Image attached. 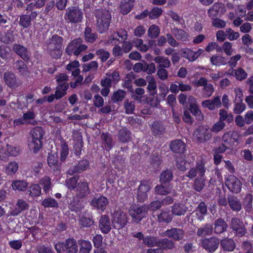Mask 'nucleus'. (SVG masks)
I'll use <instances>...</instances> for the list:
<instances>
[{"label": "nucleus", "instance_id": "nucleus-52", "mask_svg": "<svg viewBox=\"0 0 253 253\" xmlns=\"http://www.w3.org/2000/svg\"><path fill=\"white\" fill-rule=\"evenodd\" d=\"M28 192L32 197H38L42 193L41 187L39 184H33L28 188Z\"/></svg>", "mask_w": 253, "mask_h": 253}, {"label": "nucleus", "instance_id": "nucleus-37", "mask_svg": "<svg viewBox=\"0 0 253 253\" xmlns=\"http://www.w3.org/2000/svg\"><path fill=\"white\" fill-rule=\"evenodd\" d=\"M187 211L186 207L182 204L175 203L171 207V212L178 216L185 214Z\"/></svg>", "mask_w": 253, "mask_h": 253}, {"label": "nucleus", "instance_id": "nucleus-17", "mask_svg": "<svg viewBox=\"0 0 253 253\" xmlns=\"http://www.w3.org/2000/svg\"><path fill=\"white\" fill-rule=\"evenodd\" d=\"M127 223V215L123 212L115 213L112 223L114 228L120 229L124 227Z\"/></svg>", "mask_w": 253, "mask_h": 253}, {"label": "nucleus", "instance_id": "nucleus-15", "mask_svg": "<svg viewBox=\"0 0 253 253\" xmlns=\"http://www.w3.org/2000/svg\"><path fill=\"white\" fill-rule=\"evenodd\" d=\"M230 227L234 231H235L236 235L242 237L246 233V229L242 221L237 217H233L231 220Z\"/></svg>", "mask_w": 253, "mask_h": 253}, {"label": "nucleus", "instance_id": "nucleus-40", "mask_svg": "<svg viewBox=\"0 0 253 253\" xmlns=\"http://www.w3.org/2000/svg\"><path fill=\"white\" fill-rule=\"evenodd\" d=\"M130 138L131 132L126 127H123L119 131L118 139L122 142H127Z\"/></svg>", "mask_w": 253, "mask_h": 253}, {"label": "nucleus", "instance_id": "nucleus-33", "mask_svg": "<svg viewBox=\"0 0 253 253\" xmlns=\"http://www.w3.org/2000/svg\"><path fill=\"white\" fill-rule=\"evenodd\" d=\"M153 60L158 64L157 68H169L171 66V62L168 57L158 55L155 57Z\"/></svg>", "mask_w": 253, "mask_h": 253}, {"label": "nucleus", "instance_id": "nucleus-31", "mask_svg": "<svg viewBox=\"0 0 253 253\" xmlns=\"http://www.w3.org/2000/svg\"><path fill=\"white\" fill-rule=\"evenodd\" d=\"M14 68L18 71L20 75L26 76L29 74V70L27 65L22 60H17L14 64Z\"/></svg>", "mask_w": 253, "mask_h": 253}, {"label": "nucleus", "instance_id": "nucleus-44", "mask_svg": "<svg viewBox=\"0 0 253 253\" xmlns=\"http://www.w3.org/2000/svg\"><path fill=\"white\" fill-rule=\"evenodd\" d=\"M123 33H124V35H121L119 32H115L112 35L109 37L108 40L107 41L108 44H112L115 45L116 44L117 42L119 41L118 38H121L123 39H126V33L125 31H122Z\"/></svg>", "mask_w": 253, "mask_h": 253}, {"label": "nucleus", "instance_id": "nucleus-10", "mask_svg": "<svg viewBox=\"0 0 253 253\" xmlns=\"http://www.w3.org/2000/svg\"><path fill=\"white\" fill-rule=\"evenodd\" d=\"M219 239L215 237L205 238L201 240V247L208 253H213L218 248Z\"/></svg>", "mask_w": 253, "mask_h": 253}, {"label": "nucleus", "instance_id": "nucleus-25", "mask_svg": "<svg viewBox=\"0 0 253 253\" xmlns=\"http://www.w3.org/2000/svg\"><path fill=\"white\" fill-rule=\"evenodd\" d=\"M171 33L178 41L182 42H186L189 41V35L183 29L175 27L171 29Z\"/></svg>", "mask_w": 253, "mask_h": 253}, {"label": "nucleus", "instance_id": "nucleus-47", "mask_svg": "<svg viewBox=\"0 0 253 253\" xmlns=\"http://www.w3.org/2000/svg\"><path fill=\"white\" fill-rule=\"evenodd\" d=\"M76 197L72 200L69 205V209L73 211L78 212L81 211L84 208L82 202Z\"/></svg>", "mask_w": 253, "mask_h": 253}, {"label": "nucleus", "instance_id": "nucleus-5", "mask_svg": "<svg viewBox=\"0 0 253 253\" xmlns=\"http://www.w3.org/2000/svg\"><path fill=\"white\" fill-rule=\"evenodd\" d=\"M54 248L57 253H77L78 251L76 240L70 238L55 244Z\"/></svg>", "mask_w": 253, "mask_h": 253}, {"label": "nucleus", "instance_id": "nucleus-30", "mask_svg": "<svg viewBox=\"0 0 253 253\" xmlns=\"http://www.w3.org/2000/svg\"><path fill=\"white\" fill-rule=\"evenodd\" d=\"M170 148L175 153H183L185 149V144L182 140L176 139L171 141Z\"/></svg>", "mask_w": 253, "mask_h": 253}, {"label": "nucleus", "instance_id": "nucleus-34", "mask_svg": "<svg viewBox=\"0 0 253 253\" xmlns=\"http://www.w3.org/2000/svg\"><path fill=\"white\" fill-rule=\"evenodd\" d=\"M152 131L154 135H160L165 133L166 126L161 122L155 121L152 125Z\"/></svg>", "mask_w": 253, "mask_h": 253}, {"label": "nucleus", "instance_id": "nucleus-23", "mask_svg": "<svg viewBox=\"0 0 253 253\" xmlns=\"http://www.w3.org/2000/svg\"><path fill=\"white\" fill-rule=\"evenodd\" d=\"M88 166V162L86 160H83L80 161L77 165L70 168L68 170L67 172L70 175H73L76 173H79L87 169Z\"/></svg>", "mask_w": 253, "mask_h": 253}, {"label": "nucleus", "instance_id": "nucleus-42", "mask_svg": "<svg viewBox=\"0 0 253 253\" xmlns=\"http://www.w3.org/2000/svg\"><path fill=\"white\" fill-rule=\"evenodd\" d=\"M148 81L147 90L150 95H154L157 93V85L155 79L152 76H147Z\"/></svg>", "mask_w": 253, "mask_h": 253}, {"label": "nucleus", "instance_id": "nucleus-63", "mask_svg": "<svg viewBox=\"0 0 253 253\" xmlns=\"http://www.w3.org/2000/svg\"><path fill=\"white\" fill-rule=\"evenodd\" d=\"M213 86L211 84H208L203 87L202 90V96L203 97L207 98L211 96L214 92Z\"/></svg>", "mask_w": 253, "mask_h": 253}, {"label": "nucleus", "instance_id": "nucleus-4", "mask_svg": "<svg viewBox=\"0 0 253 253\" xmlns=\"http://www.w3.org/2000/svg\"><path fill=\"white\" fill-rule=\"evenodd\" d=\"M83 40L81 38H78L70 42L65 48V52L68 55L74 54L75 56L79 55L82 52L85 51L87 46L82 44Z\"/></svg>", "mask_w": 253, "mask_h": 253}, {"label": "nucleus", "instance_id": "nucleus-59", "mask_svg": "<svg viewBox=\"0 0 253 253\" xmlns=\"http://www.w3.org/2000/svg\"><path fill=\"white\" fill-rule=\"evenodd\" d=\"M44 208H57L58 207L57 202L53 198H48L44 199L42 203Z\"/></svg>", "mask_w": 253, "mask_h": 253}, {"label": "nucleus", "instance_id": "nucleus-48", "mask_svg": "<svg viewBox=\"0 0 253 253\" xmlns=\"http://www.w3.org/2000/svg\"><path fill=\"white\" fill-rule=\"evenodd\" d=\"M126 95V92L123 89H118L114 92L111 97V100L113 102L122 101Z\"/></svg>", "mask_w": 253, "mask_h": 253}, {"label": "nucleus", "instance_id": "nucleus-55", "mask_svg": "<svg viewBox=\"0 0 253 253\" xmlns=\"http://www.w3.org/2000/svg\"><path fill=\"white\" fill-rule=\"evenodd\" d=\"M160 33V29L156 25H151L147 31L148 36L151 39H155L158 37Z\"/></svg>", "mask_w": 253, "mask_h": 253}, {"label": "nucleus", "instance_id": "nucleus-54", "mask_svg": "<svg viewBox=\"0 0 253 253\" xmlns=\"http://www.w3.org/2000/svg\"><path fill=\"white\" fill-rule=\"evenodd\" d=\"M18 164L15 161L9 162L5 167V172L8 175H13L17 171Z\"/></svg>", "mask_w": 253, "mask_h": 253}, {"label": "nucleus", "instance_id": "nucleus-51", "mask_svg": "<svg viewBox=\"0 0 253 253\" xmlns=\"http://www.w3.org/2000/svg\"><path fill=\"white\" fill-rule=\"evenodd\" d=\"M79 244L80 246V253H89L92 246L90 242L84 240H80L79 241Z\"/></svg>", "mask_w": 253, "mask_h": 253}, {"label": "nucleus", "instance_id": "nucleus-61", "mask_svg": "<svg viewBox=\"0 0 253 253\" xmlns=\"http://www.w3.org/2000/svg\"><path fill=\"white\" fill-rule=\"evenodd\" d=\"M19 24L23 28H27L31 25V21L27 14H22L20 16Z\"/></svg>", "mask_w": 253, "mask_h": 253}, {"label": "nucleus", "instance_id": "nucleus-49", "mask_svg": "<svg viewBox=\"0 0 253 253\" xmlns=\"http://www.w3.org/2000/svg\"><path fill=\"white\" fill-rule=\"evenodd\" d=\"M222 4L218 2L214 3V4L208 10V14L209 16L211 19L216 18L219 10L221 7Z\"/></svg>", "mask_w": 253, "mask_h": 253}, {"label": "nucleus", "instance_id": "nucleus-28", "mask_svg": "<svg viewBox=\"0 0 253 253\" xmlns=\"http://www.w3.org/2000/svg\"><path fill=\"white\" fill-rule=\"evenodd\" d=\"M29 206L27 202L23 199H18L15 205V209L12 211L11 214L16 216L24 211L29 209Z\"/></svg>", "mask_w": 253, "mask_h": 253}, {"label": "nucleus", "instance_id": "nucleus-13", "mask_svg": "<svg viewBox=\"0 0 253 253\" xmlns=\"http://www.w3.org/2000/svg\"><path fill=\"white\" fill-rule=\"evenodd\" d=\"M225 184L228 189L232 192L238 193L242 188V183L240 180L234 175H229L225 181Z\"/></svg>", "mask_w": 253, "mask_h": 253}, {"label": "nucleus", "instance_id": "nucleus-60", "mask_svg": "<svg viewBox=\"0 0 253 253\" xmlns=\"http://www.w3.org/2000/svg\"><path fill=\"white\" fill-rule=\"evenodd\" d=\"M79 180L78 176L72 177L66 180L65 184L67 187L70 190H74L78 185V181Z\"/></svg>", "mask_w": 253, "mask_h": 253}, {"label": "nucleus", "instance_id": "nucleus-35", "mask_svg": "<svg viewBox=\"0 0 253 253\" xmlns=\"http://www.w3.org/2000/svg\"><path fill=\"white\" fill-rule=\"evenodd\" d=\"M42 186L43 191L45 194H48L52 187L51 178L48 176H44L42 177L40 181L39 184Z\"/></svg>", "mask_w": 253, "mask_h": 253}, {"label": "nucleus", "instance_id": "nucleus-26", "mask_svg": "<svg viewBox=\"0 0 253 253\" xmlns=\"http://www.w3.org/2000/svg\"><path fill=\"white\" fill-rule=\"evenodd\" d=\"M213 224L214 225L213 231L216 234H221L225 232L228 227L226 222L221 218L216 219Z\"/></svg>", "mask_w": 253, "mask_h": 253}, {"label": "nucleus", "instance_id": "nucleus-57", "mask_svg": "<svg viewBox=\"0 0 253 253\" xmlns=\"http://www.w3.org/2000/svg\"><path fill=\"white\" fill-rule=\"evenodd\" d=\"M12 186L14 190L24 191L28 186V183L24 180H15L12 182Z\"/></svg>", "mask_w": 253, "mask_h": 253}, {"label": "nucleus", "instance_id": "nucleus-6", "mask_svg": "<svg viewBox=\"0 0 253 253\" xmlns=\"http://www.w3.org/2000/svg\"><path fill=\"white\" fill-rule=\"evenodd\" d=\"M83 18V12L78 6H72L68 8L64 15L65 20L68 23L77 24L82 22Z\"/></svg>", "mask_w": 253, "mask_h": 253}, {"label": "nucleus", "instance_id": "nucleus-24", "mask_svg": "<svg viewBox=\"0 0 253 253\" xmlns=\"http://www.w3.org/2000/svg\"><path fill=\"white\" fill-rule=\"evenodd\" d=\"M202 106L205 108H208L210 110H214L216 108H219L221 106V102L220 97L216 96L213 99L204 100L202 102Z\"/></svg>", "mask_w": 253, "mask_h": 253}, {"label": "nucleus", "instance_id": "nucleus-64", "mask_svg": "<svg viewBox=\"0 0 253 253\" xmlns=\"http://www.w3.org/2000/svg\"><path fill=\"white\" fill-rule=\"evenodd\" d=\"M98 67L96 61H92L90 63L84 64L83 66V72H87L89 71H96Z\"/></svg>", "mask_w": 253, "mask_h": 253}, {"label": "nucleus", "instance_id": "nucleus-16", "mask_svg": "<svg viewBox=\"0 0 253 253\" xmlns=\"http://www.w3.org/2000/svg\"><path fill=\"white\" fill-rule=\"evenodd\" d=\"M90 193L89 183L85 180H80L77 186L75 197L77 199H83Z\"/></svg>", "mask_w": 253, "mask_h": 253}, {"label": "nucleus", "instance_id": "nucleus-9", "mask_svg": "<svg viewBox=\"0 0 253 253\" xmlns=\"http://www.w3.org/2000/svg\"><path fill=\"white\" fill-rule=\"evenodd\" d=\"M151 184L148 180L144 179L140 182L137 193V199L139 202H143L147 199V193L151 189Z\"/></svg>", "mask_w": 253, "mask_h": 253}, {"label": "nucleus", "instance_id": "nucleus-11", "mask_svg": "<svg viewBox=\"0 0 253 253\" xmlns=\"http://www.w3.org/2000/svg\"><path fill=\"white\" fill-rule=\"evenodd\" d=\"M206 170L205 163L201 161L200 163H197L196 167L191 168L186 176L190 179H193L196 177L199 178L204 177Z\"/></svg>", "mask_w": 253, "mask_h": 253}, {"label": "nucleus", "instance_id": "nucleus-62", "mask_svg": "<svg viewBox=\"0 0 253 253\" xmlns=\"http://www.w3.org/2000/svg\"><path fill=\"white\" fill-rule=\"evenodd\" d=\"M205 179L203 177H196L194 184V189L198 192L202 191L205 186Z\"/></svg>", "mask_w": 253, "mask_h": 253}, {"label": "nucleus", "instance_id": "nucleus-19", "mask_svg": "<svg viewBox=\"0 0 253 253\" xmlns=\"http://www.w3.org/2000/svg\"><path fill=\"white\" fill-rule=\"evenodd\" d=\"M58 156L57 153L49 154L47 158V163L54 172L56 174L59 173L61 169L62 163L58 160Z\"/></svg>", "mask_w": 253, "mask_h": 253}, {"label": "nucleus", "instance_id": "nucleus-18", "mask_svg": "<svg viewBox=\"0 0 253 253\" xmlns=\"http://www.w3.org/2000/svg\"><path fill=\"white\" fill-rule=\"evenodd\" d=\"M3 81L5 84L9 87L15 89L20 85L15 74L11 71H6L3 74Z\"/></svg>", "mask_w": 253, "mask_h": 253}, {"label": "nucleus", "instance_id": "nucleus-1", "mask_svg": "<svg viewBox=\"0 0 253 253\" xmlns=\"http://www.w3.org/2000/svg\"><path fill=\"white\" fill-rule=\"evenodd\" d=\"M94 14L96 18L97 30L101 34L106 32L111 22V13L106 9L98 8L95 10Z\"/></svg>", "mask_w": 253, "mask_h": 253}, {"label": "nucleus", "instance_id": "nucleus-41", "mask_svg": "<svg viewBox=\"0 0 253 253\" xmlns=\"http://www.w3.org/2000/svg\"><path fill=\"white\" fill-rule=\"evenodd\" d=\"M84 35L85 40L87 42L93 43L97 38V34L93 33L91 29L89 27H86L85 28Z\"/></svg>", "mask_w": 253, "mask_h": 253}, {"label": "nucleus", "instance_id": "nucleus-8", "mask_svg": "<svg viewBox=\"0 0 253 253\" xmlns=\"http://www.w3.org/2000/svg\"><path fill=\"white\" fill-rule=\"evenodd\" d=\"M194 136L200 143H205L211 137V131L206 126H199L194 132Z\"/></svg>", "mask_w": 253, "mask_h": 253}, {"label": "nucleus", "instance_id": "nucleus-2", "mask_svg": "<svg viewBox=\"0 0 253 253\" xmlns=\"http://www.w3.org/2000/svg\"><path fill=\"white\" fill-rule=\"evenodd\" d=\"M64 39L57 35H53L47 43V50L53 58L59 59L62 54Z\"/></svg>", "mask_w": 253, "mask_h": 253}, {"label": "nucleus", "instance_id": "nucleus-56", "mask_svg": "<svg viewBox=\"0 0 253 253\" xmlns=\"http://www.w3.org/2000/svg\"><path fill=\"white\" fill-rule=\"evenodd\" d=\"M159 240L157 237L148 236L144 237L143 242L148 247L158 246Z\"/></svg>", "mask_w": 253, "mask_h": 253}, {"label": "nucleus", "instance_id": "nucleus-29", "mask_svg": "<svg viewBox=\"0 0 253 253\" xmlns=\"http://www.w3.org/2000/svg\"><path fill=\"white\" fill-rule=\"evenodd\" d=\"M228 203L231 209L234 211L238 212L242 209V203L240 200L236 196L228 197Z\"/></svg>", "mask_w": 253, "mask_h": 253}, {"label": "nucleus", "instance_id": "nucleus-50", "mask_svg": "<svg viewBox=\"0 0 253 253\" xmlns=\"http://www.w3.org/2000/svg\"><path fill=\"white\" fill-rule=\"evenodd\" d=\"M219 120L222 122L226 121L228 123H230L233 121V115L231 113H228L227 111L224 109L219 110Z\"/></svg>", "mask_w": 253, "mask_h": 253}, {"label": "nucleus", "instance_id": "nucleus-45", "mask_svg": "<svg viewBox=\"0 0 253 253\" xmlns=\"http://www.w3.org/2000/svg\"><path fill=\"white\" fill-rule=\"evenodd\" d=\"M158 247L163 249L171 250L175 247V244L173 241L167 238H164L159 240Z\"/></svg>", "mask_w": 253, "mask_h": 253}, {"label": "nucleus", "instance_id": "nucleus-3", "mask_svg": "<svg viewBox=\"0 0 253 253\" xmlns=\"http://www.w3.org/2000/svg\"><path fill=\"white\" fill-rule=\"evenodd\" d=\"M44 134L43 129L40 126L35 127L30 130L28 139L29 147L34 153H37L41 148Z\"/></svg>", "mask_w": 253, "mask_h": 253}, {"label": "nucleus", "instance_id": "nucleus-38", "mask_svg": "<svg viewBox=\"0 0 253 253\" xmlns=\"http://www.w3.org/2000/svg\"><path fill=\"white\" fill-rule=\"evenodd\" d=\"M172 186L170 185H163L162 184L157 185L155 188V192L160 195H167L171 193Z\"/></svg>", "mask_w": 253, "mask_h": 253}, {"label": "nucleus", "instance_id": "nucleus-43", "mask_svg": "<svg viewBox=\"0 0 253 253\" xmlns=\"http://www.w3.org/2000/svg\"><path fill=\"white\" fill-rule=\"evenodd\" d=\"M56 82L58 85L56 87L64 88V87H67V89L69 88V84L67 83L68 80V76L64 73H60L56 77Z\"/></svg>", "mask_w": 253, "mask_h": 253}, {"label": "nucleus", "instance_id": "nucleus-27", "mask_svg": "<svg viewBox=\"0 0 253 253\" xmlns=\"http://www.w3.org/2000/svg\"><path fill=\"white\" fill-rule=\"evenodd\" d=\"M13 51L24 60L29 58V52L28 49L22 45L15 43L12 46Z\"/></svg>", "mask_w": 253, "mask_h": 253}, {"label": "nucleus", "instance_id": "nucleus-20", "mask_svg": "<svg viewBox=\"0 0 253 253\" xmlns=\"http://www.w3.org/2000/svg\"><path fill=\"white\" fill-rule=\"evenodd\" d=\"M182 57L187 59L190 62L195 61L202 54L204 51L202 48H199L197 51H193L189 48H184L180 50Z\"/></svg>", "mask_w": 253, "mask_h": 253}, {"label": "nucleus", "instance_id": "nucleus-22", "mask_svg": "<svg viewBox=\"0 0 253 253\" xmlns=\"http://www.w3.org/2000/svg\"><path fill=\"white\" fill-rule=\"evenodd\" d=\"M111 222L109 216L107 215H102L99 220L98 227L102 233H108L111 229Z\"/></svg>", "mask_w": 253, "mask_h": 253}, {"label": "nucleus", "instance_id": "nucleus-7", "mask_svg": "<svg viewBox=\"0 0 253 253\" xmlns=\"http://www.w3.org/2000/svg\"><path fill=\"white\" fill-rule=\"evenodd\" d=\"M148 207L146 206L137 207L132 206L129 210V213L132 221L136 223L144 218L147 214Z\"/></svg>", "mask_w": 253, "mask_h": 253}, {"label": "nucleus", "instance_id": "nucleus-21", "mask_svg": "<svg viewBox=\"0 0 253 253\" xmlns=\"http://www.w3.org/2000/svg\"><path fill=\"white\" fill-rule=\"evenodd\" d=\"M184 234L185 232L182 229L173 227L167 230L163 235L174 241H180L183 239Z\"/></svg>", "mask_w": 253, "mask_h": 253}, {"label": "nucleus", "instance_id": "nucleus-32", "mask_svg": "<svg viewBox=\"0 0 253 253\" xmlns=\"http://www.w3.org/2000/svg\"><path fill=\"white\" fill-rule=\"evenodd\" d=\"M213 230L212 225L210 223H207L198 228L197 235L199 237L210 236L212 234Z\"/></svg>", "mask_w": 253, "mask_h": 253}, {"label": "nucleus", "instance_id": "nucleus-39", "mask_svg": "<svg viewBox=\"0 0 253 253\" xmlns=\"http://www.w3.org/2000/svg\"><path fill=\"white\" fill-rule=\"evenodd\" d=\"M220 243L221 247L224 251L231 252L235 248V244L231 239L226 238L221 240Z\"/></svg>", "mask_w": 253, "mask_h": 253}, {"label": "nucleus", "instance_id": "nucleus-46", "mask_svg": "<svg viewBox=\"0 0 253 253\" xmlns=\"http://www.w3.org/2000/svg\"><path fill=\"white\" fill-rule=\"evenodd\" d=\"M210 61L213 65L216 66L225 65L227 64V60L224 57L217 55H213L211 57Z\"/></svg>", "mask_w": 253, "mask_h": 253}, {"label": "nucleus", "instance_id": "nucleus-58", "mask_svg": "<svg viewBox=\"0 0 253 253\" xmlns=\"http://www.w3.org/2000/svg\"><path fill=\"white\" fill-rule=\"evenodd\" d=\"M173 177L172 172L169 169L163 171L160 178L161 183H167L170 181Z\"/></svg>", "mask_w": 253, "mask_h": 253}, {"label": "nucleus", "instance_id": "nucleus-53", "mask_svg": "<svg viewBox=\"0 0 253 253\" xmlns=\"http://www.w3.org/2000/svg\"><path fill=\"white\" fill-rule=\"evenodd\" d=\"M253 196L251 193H248L245 197L243 201V206L245 211L250 212L252 209Z\"/></svg>", "mask_w": 253, "mask_h": 253}, {"label": "nucleus", "instance_id": "nucleus-12", "mask_svg": "<svg viewBox=\"0 0 253 253\" xmlns=\"http://www.w3.org/2000/svg\"><path fill=\"white\" fill-rule=\"evenodd\" d=\"M222 142L226 146L228 149H233L235 143H238V133L236 131H228L222 136Z\"/></svg>", "mask_w": 253, "mask_h": 253}, {"label": "nucleus", "instance_id": "nucleus-36", "mask_svg": "<svg viewBox=\"0 0 253 253\" xmlns=\"http://www.w3.org/2000/svg\"><path fill=\"white\" fill-rule=\"evenodd\" d=\"M173 218L171 214L170 213L169 211H161L160 213L157 215V220L159 222H164L169 223Z\"/></svg>", "mask_w": 253, "mask_h": 253}, {"label": "nucleus", "instance_id": "nucleus-14", "mask_svg": "<svg viewBox=\"0 0 253 253\" xmlns=\"http://www.w3.org/2000/svg\"><path fill=\"white\" fill-rule=\"evenodd\" d=\"M109 204L108 199L103 195H96L94 196L90 202V205L102 211H104Z\"/></svg>", "mask_w": 253, "mask_h": 253}]
</instances>
